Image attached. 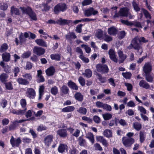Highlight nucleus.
<instances>
[{
    "mask_svg": "<svg viewBox=\"0 0 154 154\" xmlns=\"http://www.w3.org/2000/svg\"><path fill=\"white\" fill-rule=\"evenodd\" d=\"M148 42V40L146 39L143 37H139L137 36L132 40L131 45H132L133 47L137 50V54L140 55L143 52L142 48V47L138 43V42H139L140 43L141 42L145 43Z\"/></svg>",
    "mask_w": 154,
    "mask_h": 154,
    "instance_id": "f257e3e1",
    "label": "nucleus"
},
{
    "mask_svg": "<svg viewBox=\"0 0 154 154\" xmlns=\"http://www.w3.org/2000/svg\"><path fill=\"white\" fill-rule=\"evenodd\" d=\"M20 9L22 11L23 14H25L28 15L32 20L35 21L37 20L36 14L32 11L31 8L29 7H27L26 8L20 7Z\"/></svg>",
    "mask_w": 154,
    "mask_h": 154,
    "instance_id": "f03ea898",
    "label": "nucleus"
},
{
    "mask_svg": "<svg viewBox=\"0 0 154 154\" xmlns=\"http://www.w3.org/2000/svg\"><path fill=\"white\" fill-rule=\"evenodd\" d=\"M129 9L127 7L121 8L118 13H115L113 16L114 18L118 17L119 16L127 17V14Z\"/></svg>",
    "mask_w": 154,
    "mask_h": 154,
    "instance_id": "7ed1b4c3",
    "label": "nucleus"
},
{
    "mask_svg": "<svg viewBox=\"0 0 154 154\" xmlns=\"http://www.w3.org/2000/svg\"><path fill=\"white\" fill-rule=\"evenodd\" d=\"M67 9L66 5L63 3H60L57 4L54 8V11L56 14L59 13L60 12H63Z\"/></svg>",
    "mask_w": 154,
    "mask_h": 154,
    "instance_id": "20e7f679",
    "label": "nucleus"
},
{
    "mask_svg": "<svg viewBox=\"0 0 154 154\" xmlns=\"http://www.w3.org/2000/svg\"><path fill=\"white\" fill-rule=\"evenodd\" d=\"M122 141L123 144L127 147H131L134 142V140L133 138L126 137H123L122 138Z\"/></svg>",
    "mask_w": 154,
    "mask_h": 154,
    "instance_id": "39448f33",
    "label": "nucleus"
},
{
    "mask_svg": "<svg viewBox=\"0 0 154 154\" xmlns=\"http://www.w3.org/2000/svg\"><path fill=\"white\" fill-rule=\"evenodd\" d=\"M121 21L122 23L128 26H134L140 28H142V26L140 23L137 21L129 22L127 20H121Z\"/></svg>",
    "mask_w": 154,
    "mask_h": 154,
    "instance_id": "423d86ee",
    "label": "nucleus"
},
{
    "mask_svg": "<svg viewBox=\"0 0 154 154\" xmlns=\"http://www.w3.org/2000/svg\"><path fill=\"white\" fill-rule=\"evenodd\" d=\"M97 71L103 73H107L109 71V69L106 65H102L101 64H98L96 66Z\"/></svg>",
    "mask_w": 154,
    "mask_h": 154,
    "instance_id": "0eeeda50",
    "label": "nucleus"
},
{
    "mask_svg": "<svg viewBox=\"0 0 154 154\" xmlns=\"http://www.w3.org/2000/svg\"><path fill=\"white\" fill-rule=\"evenodd\" d=\"M54 137L52 135H48L45 137L44 139L43 142L45 146L48 147L53 141Z\"/></svg>",
    "mask_w": 154,
    "mask_h": 154,
    "instance_id": "6e6552de",
    "label": "nucleus"
},
{
    "mask_svg": "<svg viewBox=\"0 0 154 154\" xmlns=\"http://www.w3.org/2000/svg\"><path fill=\"white\" fill-rule=\"evenodd\" d=\"M34 53L38 56L43 54L45 51V49L41 47H35L33 49Z\"/></svg>",
    "mask_w": 154,
    "mask_h": 154,
    "instance_id": "1a4fd4ad",
    "label": "nucleus"
},
{
    "mask_svg": "<svg viewBox=\"0 0 154 154\" xmlns=\"http://www.w3.org/2000/svg\"><path fill=\"white\" fill-rule=\"evenodd\" d=\"M10 142L13 147L18 146L21 142L20 138H18L16 140H15L13 136H12Z\"/></svg>",
    "mask_w": 154,
    "mask_h": 154,
    "instance_id": "9d476101",
    "label": "nucleus"
},
{
    "mask_svg": "<svg viewBox=\"0 0 154 154\" xmlns=\"http://www.w3.org/2000/svg\"><path fill=\"white\" fill-rule=\"evenodd\" d=\"M109 54L110 59L114 62L117 63L118 59L116 57L114 51L112 49H110L109 51Z\"/></svg>",
    "mask_w": 154,
    "mask_h": 154,
    "instance_id": "9b49d317",
    "label": "nucleus"
},
{
    "mask_svg": "<svg viewBox=\"0 0 154 154\" xmlns=\"http://www.w3.org/2000/svg\"><path fill=\"white\" fill-rule=\"evenodd\" d=\"M26 94V96L30 98H34L35 95V91L31 88H29L27 89Z\"/></svg>",
    "mask_w": 154,
    "mask_h": 154,
    "instance_id": "f8f14e48",
    "label": "nucleus"
},
{
    "mask_svg": "<svg viewBox=\"0 0 154 154\" xmlns=\"http://www.w3.org/2000/svg\"><path fill=\"white\" fill-rule=\"evenodd\" d=\"M143 70L145 74L149 73L152 70V66L149 63H146L143 67Z\"/></svg>",
    "mask_w": 154,
    "mask_h": 154,
    "instance_id": "ddd939ff",
    "label": "nucleus"
},
{
    "mask_svg": "<svg viewBox=\"0 0 154 154\" xmlns=\"http://www.w3.org/2000/svg\"><path fill=\"white\" fill-rule=\"evenodd\" d=\"M118 54L120 60L119 61L120 63H122L126 58V56L123 54V51L120 50L118 51Z\"/></svg>",
    "mask_w": 154,
    "mask_h": 154,
    "instance_id": "4468645a",
    "label": "nucleus"
},
{
    "mask_svg": "<svg viewBox=\"0 0 154 154\" xmlns=\"http://www.w3.org/2000/svg\"><path fill=\"white\" fill-rule=\"evenodd\" d=\"M68 147L67 145L64 143H60L59 145L58 150L59 152L62 153L66 150H67Z\"/></svg>",
    "mask_w": 154,
    "mask_h": 154,
    "instance_id": "2eb2a0df",
    "label": "nucleus"
},
{
    "mask_svg": "<svg viewBox=\"0 0 154 154\" xmlns=\"http://www.w3.org/2000/svg\"><path fill=\"white\" fill-rule=\"evenodd\" d=\"M35 42L38 45L47 48L48 45L46 42H45L42 39H38L35 40Z\"/></svg>",
    "mask_w": 154,
    "mask_h": 154,
    "instance_id": "dca6fc26",
    "label": "nucleus"
},
{
    "mask_svg": "<svg viewBox=\"0 0 154 154\" xmlns=\"http://www.w3.org/2000/svg\"><path fill=\"white\" fill-rule=\"evenodd\" d=\"M46 75L48 76L53 75L55 72V69L54 67L51 66L48 68L45 71Z\"/></svg>",
    "mask_w": 154,
    "mask_h": 154,
    "instance_id": "f3484780",
    "label": "nucleus"
},
{
    "mask_svg": "<svg viewBox=\"0 0 154 154\" xmlns=\"http://www.w3.org/2000/svg\"><path fill=\"white\" fill-rule=\"evenodd\" d=\"M57 134L60 137H65L67 135V131L65 129H60L57 131Z\"/></svg>",
    "mask_w": 154,
    "mask_h": 154,
    "instance_id": "a211bd4d",
    "label": "nucleus"
},
{
    "mask_svg": "<svg viewBox=\"0 0 154 154\" xmlns=\"http://www.w3.org/2000/svg\"><path fill=\"white\" fill-rule=\"evenodd\" d=\"M2 57L3 61L8 62L10 60L11 55L9 53L5 52L3 53Z\"/></svg>",
    "mask_w": 154,
    "mask_h": 154,
    "instance_id": "6ab92c4d",
    "label": "nucleus"
},
{
    "mask_svg": "<svg viewBox=\"0 0 154 154\" xmlns=\"http://www.w3.org/2000/svg\"><path fill=\"white\" fill-rule=\"evenodd\" d=\"M117 30L115 27L114 26H112L108 29V32L109 34L115 35L117 34Z\"/></svg>",
    "mask_w": 154,
    "mask_h": 154,
    "instance_id": "aec40b11",
    "label": "nucleus"
},
{
    "mask_svg": "<svg viewBox=\"0 0 154 154\" xmlns=\"http://www.w3.org/2000/svg\"><path fill=\"white\" fill-rule=\"evenodd\" d=\"M139 85L140 87L146 89H149L150 87L149 84L144 80H142L139 82Z\"/></svg>",
    "mask_w": 154,
    "mask_h": 154,
    "instance_id": "412c9836",
    "label": "nucleus"
},
{
    "mask_svg": "<svg viewBox=\"0 0 154 154\" xmlns=\"http://www.w3.org/2000/svg\"><path fill=\"white\" fill-rule=\"evenodd\" d=\"M76 36L75 33L72 32H69L65 35L66 39L68 40H71L72 38H75Z\"/></svg>",
    "mask_w": 154,
    "mask_h": 154,
    "instance_id": "4be33fe9",
    "label": "nucleus"
},
{
    "mask_svg": "<svg viewBox=\"0 0 154 154\" xmlns=\"http://www.w3.org/2000/svg\"><path fill=\"white\" fill-rule=\"evenodd\" d=\"M42 71L40 69L37 71V76L38 77V80L39 82H42L44 81L45 79L44 77L42 75Z\"/></svg>",
    "mask_w": 154,
    "mask_h": 154,
    "instance_id": "5701e85b",
    "label": "nucleus"
},
{
    "mask_svg": "<svg viewBox=\"0 0 154 154\" xmlns=\"http://www.w3.org/2000/svg\"><path fill=\"white\" fill-rule=\"evenodd\" d=\"M17 81L20 84L24 85H28L29 83V82L28 81L25 79H23L21 78H19L17 79Z\"/></svg>",
    "mask_w": 154,
    "mask_h": 154,
    "instance_id": "b1692460",
    "label": "nucleus"
},
{
    "mask_svg": "<svg viewBox=\"0 0 154 154\" xmlns=\"http://www.w3.org/2000/svg\"><path fill=\"white\" fill-rule=\"evenodd\" d=\"M75 99L79 101H82L83 99V96L79 92H77L74 94Z\"/></svg>",
    "mask_w": 154,
    "mask_h": 154,
    "instance_id": "393cba45",
    "label": "nucleus"
},
{
    "mask_svg": "<svg viewBox=\"0 0 154 154\" xmlns=\"http://www.w3.org/2000/svg\"><path fill=\"white\" fill-rule=\"evenodd\" d=\"M75 109L73 106H69L63 108L62 109V111L64 112H69L72 111Z\"/></svg>",
    "mask_w": 154,
    "mask_h": 154,
    "instance_id": "a878e982",
    "label": "nucleus"
},
{
    "mask_svg": "<svg viewBox=\"0 0 154 154\" xmlns=\"http://www.w3.org/2000/svg\"><path fill=\"white\" fill-rule=\"evenodd\" d=\"M68 86L70 88H72L75 90H78V88L77 86L75 83L73 82L72 81H69L68 83Z\"/></svg>",
    "mask_w": 154,
    "mask_h": 154,
    "instance_id": "bb28decb",
    "label": "nucleus"
},
{
    "mask_svg": "<svg viewBox=\"0 0 154 154\" xmlns=\"http://www.w3.org/2000/svg\"><path fill=\"white\" fill-rule=\"evenodd\" d=\"M11 11L12 15L15 14L19 15L20 14L19 10L17 8H15L14 6H12L11 7Z\"/></svg>",
    "mask_w": 154,
    "mask_h": 154,
    "instance_id": "cd10ccee",
    "label": "nucleus"
},
{
    "mask_svg": "<svg viewBox=\"0 0 154 154\" xmlns=\"http://www.w3.org/2000/svg\"><path fill=\"white\" fill-rule=\"evenodd\" d=\"M86 138H88L90 141L93 144L94 142V136L93 134L91 133H88L86 135Z\"/></svg>",
    "mask_w": 154,
    "mask_h": 154,
    "instance_id": "c85d7f7f",
    "label": "nucleus"
},
{
    "mask_svg": "<svg viewBox=\"0 0 154 154\" xmlns=\"http://www.w3.org/2000/svg\"><path fill=\"white\" fill-rule=\"evenodd\" d=\"M140 139V142H143L146 137V133L140 131L139 133Z\"/></svg>",
    "mask_w": 154,
    "mask_h": 154,
    "instance_id": "c756f323",
    "label": "nucleus"
},
{
    "mask_svg": "<svg viewBox=\"0 0 154 154\" xmlns=\"http://www.w3.org/2000/svg\"><path fill=\"white\" fill-rule=\"evenodd\" d=\"M8 78V75L5 73H2L0 75V80L2 82H6Z\"/></svg>",
    "mask_w": 154,
    "mask_h": 154,
    "instance_id": "7c9ffc66",
    "label": "nucleus"
},
{
    "mask_svg": "<svg viewBox=\"0 0 154 154\" xmlns=\"http://www.w3.org/2000/svg\"><path fill=\"white\" fill-rule=\"evenodd\" d=\"M69 23V21L63 19L61 18L58 20L57 21V23L60 25H64L68 23Z\"/></svg>",
    "mask_w": 154,
    "mask_h": 154,
    "instance_id": "2f4dec72",
    "label": "nucleus"
},
{
    "mask_svg": "<svg viewBox=\"0 0 154 154\" xmlns=\"http://www.w3.org/2000/svg\"><path fill=\"white\" fill-rule=\"evenodd\" d=\"M51 57L52 60H55L57 61H59L60 60V55L58 54H52L51 55Z\"/></svg>",
    "mask_w": 154,
    "mask_h": 154,
    "instance_id": "473e14b6",
    "label": "nucleus"
},
{
    "mask_svg": "<svg viewBox=\"0 0 154 154\" xmlns=\"http://www.w3.org/2000/svg\"><path fill=\"white\" fill-rule=\"evenodd\" d=\"M8 45L6 43H4L0 47V52L2 53L5 51L8 48Z\"/></svg>",
    "mask_w": 154,
    "mask_h": 154,
    "instance_id": "72a5a7b5",
    "label": "nucleus"
},
{
    "mask_svg": "<svg viewBox=\"0 0 154 154\" xmlns=\"http://www.w3.org/2000/svg\"><path fill=\"white\" fill-rule=\"evenodd\" d=\"M83 75L87 78H90L92 75V72L89 69H87L85 70Z\"/></svg>",
    "mask_w": 154,
    "mask_h": 154,
    "instance_id": "f704fd0d",
    "label": "nucleus"
},
{
    "mask_svg": "<svg viewBox=\"0 0 154 154\" xmlns=\"http://www.w3.org/2000/svg\"><path fill=\"white\" fill-rule=\"evenodd\" d=\"M22 76L29 81L32 79V75L30 73H25L22 75Z\"/></svg>",
    "mask_w": 154,
    "mask_h": 154,
    "instance_id": "c9c22d12",
    "label": "nucleus"
},
{
    "mask_svg": "<svg viewBox=\"0 0 154 154\" xmlns=\"http://www.w3.org/2000/svg\"><path fill=\"white\" fill-rule=\"evenodd\" d=\"M133 127L137 130L139 131L140 129L142 127V125L140 123L137 122L133 123Z\"/></svg>",
    "mask_w": 154,
    "mask_h": 154,
    "instance_id": "e433bc0d",
    "label": "nucleus"
},
{
    "mask_svg": "<svg viewBox=\"0 0 154 154\" xmlns=\"http://www.w3.org/2000/svg\"><path fill=\"white\" fill-rule=\"evenodd\" d=\"M103 134L107 137H110L112 136V133L110 130L106 129L104 131Z\"/></svg>",
    "mask_w": 154,
    "mask_h": 154,
    "instance_id": "4c0bfd02",
    "label": "nucleus"
},
{
    "mask_svg": "<svg viewBox=\"0 0 154 154\" xmlns=\"http://www.w3.org/2000/svg\"><path fill=\"white\" fill-rule=\"evenodd\" d=\"M103 35L102 31L100 29H98L95 34L96 36L98 38H101Z\"/></svg>",
    "mask_w": 154,
    "mask_h": 154,
    "instance_id": "58836bf2",
    "label": "nucleus"
},
{
    "mask_svg": "<svg viewBox=\"0 0 154 154\" xmlns=\"http://www.w3.org/2000/svg\"><path fill=\"white\" fill-rule=\"evenodd\" d=\"M104 119L105 120H107L111 119L112 116L111 114L109 113H106L102 115Z\"/></svg>",
    "mask_w": 154,
    "mask_h": 154,
    "instance_id": "ea45409f",
    "label": "nucleus"
},
{
    "mask_svg": "<svg viewBox=\"0 0 154 154\" xmlns=\"http://www.w3.org/2000/svg\"><path fill=\"white\" fill-rule=\"evenodd\" d=\"M78 142L80 145L82 146H84L86 144L85 140L81 136L79 137Z\"/></svg>",
    "mask_w": 154,
    "mask_h": 154,
    "instance_id": "a19ab883",
    "label": "nucleus"
},
{
    "mask_svg": "<svg viewBox=\"0 0 154 154\" xmlns=\"http://www.w3.org/2000/svg\"><path fill=\"white\" fill-rule=\"evenodd\" d=\"M44 89L45 87L44 85H42L40 86L39 89V99H40L42 96Z\"/></svg>",
    "mask_w": 154,
    "mask_h": 154,
    "instance_id": "79ce46f5",
    "label": "nucleus"
},
{
    "mask_svg": "<svg viewBox=\"0 0 154 154\" xmlns=\"http://www.w3.org/2000/svg\"><path fill=\"white\" fill-rule=\"evenodd\" d=\"M5 85L6 89L9 90H12L13 89V86L11 82H7L5 83Z\"/></svg>",
    "mask_w": 154,
    "mask_h": 154,
    "instance_id": "37998d69",
    "label": "nucleus"
},
{
    "mask_svg": "<svg viewBox=\"0 0 154 154\" xmlns=\"http://www.w3.org/2000/svg\"><path fill=\"white\" fill-rule=\"evenodd\" d=\"M81 47L82 48H84L86 53H89L91 52V49L87 45L83 44L81 45Z\"/></svg>",
    "mask_w": 154,
    "mask_h": 154,
    "instance_id": "c03bdc74",
    "label": "nucleus"
},
{
    "mask_svg": "<svg viewBox=\"0 0 154 154\" xmlns=\"http://www.w3.org/2000/svg\"><path fill=\"white\" fill-rule=\"evenodd\" d=\"M51 94L54 95H56L58 92V89L56 86H54L51 88Z\"/></svg>",
    "mask_w": 154,
    "mask_h": 154,
    "instance_id": "a18cd8bd",
    "label": "nucleus"
},
{
    "mask_svg": "<svg viewBox=\"0 0 154 154\" xmlns=\"http://www.w3.org/2000/svg\"><path fill=\"white\" fill-rule=\"evenodd\" d=\"M85 16L89 17L91 16V7L86 9L84 11Z\"/></svg>",
    "mask_w": 154,
    "mask_h": 154,
    "instance_id": "49530a36",
    "label": "nucleus"
},
{
    "mask_svg": "<svg viewBox=\"0 0 154 154\" xmlns=\"http://www.w3.org/2000/svg\"><path fill=\"white\" fill-rule=\"evenodd\" d=\"M77 111L81 114H82L84 115L86 114L87 112L86 109L84 107H80L79 109Z\"/></svg>",
    "mask_w": 154,
    "mask_h": 154,
    "instance_id": "de8ad7c7",
    "label": "nucleus"
},
{
    "mask_svg": "<svg viewBox=\"0 0 154 154\" xmlns=\"http://www.w3.org/2000/svg\"><path fill=\"white\" fill-rule=\"evenodd\" d=\"M61 90L63 93L66 94H68L69 90L67 86L63 85L61 87Z\"/></svg>",
    "mask_w": 154,
    "mask_h": 154,
    "instance_id": "09e8293b",
    "label": "nucleus"
},
{
    "mask_svg": "<svg viewBox=\"0 0 154 154\" xmlns=\"http://www.w3.org/2000/svg\"><path fill=\"white\" fill-rule=\"evenodd\" d=\"M146 79L147 81L149 82H152L153 80V78L149 74H145Z\"/></svg>",
    "mask_w": 154,
    "mask_h": 154,
    "instance_id": "8fccbe9b",
    "label": "nucleus"
},
{
    "mask_svg": "<svg viewBox=\"0 0 154 154\" xmlns=\"http://www.w3.org/2000/svg\"><path fill=\"white\" fill-rule=\"evenodd\" d=\"M79 57L85 63H88L89 61V59L88 58L85 57L83 54L80 55Z\"/></svg>",
    "mask_w": 154,
    "mask_h": 154,
    "instance_id": "3c124183",
    "label": "nucleus"
},
{
    "mask_svg": "<svg viewBox=\"0 0 154 154\" xmlns=\"http://www.w3.org/2000/svg\"><path fill=\"white\" fill-rule=\"evenodd\" d=\"M78 81L82 86H84L85 85V81L84 78L80 76L78 79Z\"/></svg>",
    "mask_w": 154,
    "mask_h": 154,
    "instance_id": "603ef678",
    "label": "nucleus"
},
{
    "mask_svg": "<svg viewBox=\"0 0 154 154\" xmlns=\"http://www.w3.org/2000/svg\"><path fill=\"white\" fill-rule=\"evenodd\" d=\"M32 66V64L29 62H26V66L25 67L26 70H29L31 69Z\"/></svg>",
    "mask_w": 154,
    "mask_h": 154,
    "instance_id": "864d4df0",
    "label": "nucleus"
},
{
    "mask_svg": "<svg viewBox=\"0 0 154 154\" xmlns=\"http://www.w3.org/2000/svg\"><path fill=\"white\" fill-rule=\"evenodd\" d=\"M123 76L126 79H130L131 75V74L129 72H123L122 73Z\"/></svg>",
    "mask_w": 154,
    "mask_h": 154,
    "instance_id": "5fc2aeb1",
    "label": "nucleus"
},
{
    "mask_svg": "<svg viewBox=\"0 0 154 154\" xmlns=\"http://www.w3.org/2000/svg\"><path fill=\"white\" fill-rule=\"evenodd\" d=\"M47 128L45 125H41L37 128V130L38 131H42L43 130H45L47 129Z\"/></svg>",
    "mask_w": 154,
    "mask_h": 154,
    "instance_id": "6e6d98bb",
    "label": "nucleus"
},
{
    "mask_svg": "<svg viewBox=\"0 0 154 154\" xmlns=\"http://www.w3.org/2000/svg\"><path fill=\"white\" fill-rule=\"evenodd\" d=\"M92 2V0H84L82 2V5L83 6L88 5Z\"/></svg>",
    "mask_w": 154,
    "mask_h": 154,
    "instance_id": "4d7b16f0",
    "label": "nucleus"
},
{
    "mask_svg": "<svg viewBox=\"0 0 154 154\" xmlns=\"http://www.w3.org/2000/svg\"><path fill=\"white\" fill-rule=\"evenodd\" d=\"M142 10L145 17H146V18L151 19V16L149 13L145 9H143Z\"/></svg>",
    "mask_w": 154,
    "mask_h": 154,
    "instance_id": "13d9d810",
    "label": "nucleus"
},
{
    "mask_svg": "<svg viewBox=\"0 0 154 154\" xmlns=\"http://www.w3.org/2000/svg\"><path fill=\"white\" fill-rule=\"evenodd\" d=\"M138 110L143 114H146V109L142 106H138Z\"/></svg>",
    "mask_w": 154,
    "mask_h": 154,
    "instance_id": "bf43d9fd",
    "label": "nucleus"
},
{
    "mask_svg": "<svg viewBox=\"0 0 154 154\" xmlns=\"http://www.w3.org/2000/svg\"><path fill=\"white\" fill-rule=\"evenodd\" d=\"M20 104L22 107H25L26 105V100L24 99H21L20 100Z\"/></svg>",
    "mask_w": 154,
    "mask_h": 154,
    "instance_id": "052dcab7",
    "label": "nucleus"
},
{
    "mask_svg": "<svg viewBox=\"0 0 154 154\" xmlns=\"http://www.w3.org/2000/svg\"><path fill=\"white\" fill-rule=\"evenodd\" d=\"M132 4L134 8V9L136 11H139L140 9L138 7L137 4L134 2H132Z\"/></svg>",
    "mask_w": 154,
    "mask_h": 154,
    "instance_id": "680f3d73",
    "label": "nucleus"
},
{
    "mask_svg": "<svg viewBox=\"0 0 154 154\" xmlns=\"http://www.w3.org/2000/svg\"><path fill=\"white\" fill-rule=\"evenodd\" d=\"M82 26L83 25L82 24L78 25L75 29L76 32L78 33H81L82 32Z\"/></svg>",
    "mask_w": 154,
    "mask_h": 154,
    "instance_id": "e2e57ef3",
    "label": "nucleus"
},
{
    "mask_svg": "<svg viewBox=\"0 0 154 154\" xmlns=\"http://www.w3.org/2000/svg\"><path fill=\"white\" fill-rule=\"evenodd\" d=\"M8 103V102L7 100L4 99H3L2 100L1 102V105L3 108H5Z\"/></svg>",
    "mask_w": 154,
    "mask_h": 154,
    "instance_id": "0e129e2a",
    "label": "nucleus"
},
{
    "mask_svg": "<svg viewBox=\"0 0 154 154\" xmlns=\"http://www.w3.org/2000/svg\"><path fill=\"white\" fill-rule=\"evenodd\" d=\"M30 51H28L23 54L22 55V57L23 58L28 57L31 55Z\"/></svg>",
    "mask_w": 154,
    "mask_h": 154,
    "instance_id": "69168bd1",
    "label": "nucleus"
},
{
    "mask_svg": "<svg viewBox=\"0 0 154 154\" xmlns=\"http://www.w3.org/2000/svg\"><path fill=\"white\" fill-rule=\"evenodd\" d=\"M8 7V5L6 3H4L0 5L1 9L3 11L6 10L7 9Z\"/></svg>",
    "mask_w": 154,
    "mask_h": 154,
    "instance_id": "338daca9",
    "label": "nucleus"
},
{
    "mask_svg": "<svg viewBox=\"0 0 154 154\" xmlns=\"http://www.w3.org/2000/svg\"><path fill=\"white\" fill-rule=\"evenodd\" d=\"M98 12L97 11L94 9L92 7H91V16L92 15L94 16L97 15L98 14Z\"/></svg>",
    "mask_w": 154,
    "mask_h": 154,
    "instance_id": "774afa93",
    "label": "nucleus"
}]
</instances>
